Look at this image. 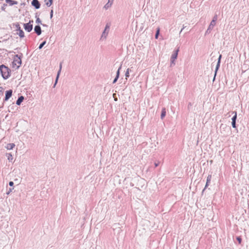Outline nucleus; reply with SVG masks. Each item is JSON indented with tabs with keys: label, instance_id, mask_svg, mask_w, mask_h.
Returning <instances> with one entry per match:
<instances>
[{
	"label": "nucleus",
	"instance_id": "nucleus-1",
	"mask_svg": "<svg viewBox=\"0 0 249 249\" xmlns=\"http://www.w3.org/2000/svg\"><path fill=\"white\" fill-rule=\"evenodd\" d=\"M0 72L4 79H7L10 76V70L4 65L0 66Z\"/></svg>",
	"mask_w": 249,
	"mask_h": 249
},
{
	"label": "nucleus",
	"instance_id": "nucleus-2",
	"mask_svg": "<svg viewBox=\"0 0 249 249\" xmlns=\"http://www.w3.org/2000/svg\"><path fill=\"white\" fill-rule=\"evenodd\" d=\"M21 64V59L20 57L18 55L14 56L13 61L12 64V67L15 70L18 69Z\"/></svg>",
	"mask_w": 249,
	"mask_h": 249
},
{
	"label": "nucleus",
	"instance_id": "nucleus-3",
	"mask_svg": "<svg viewBox=\"0 0 249 249\" xmlns=\"http://www.w3.org/2000/svg\"><path fill=\"white\" fill-rule=\"evenodd\" d=\"M110 27V23H107L106 24L105 29H104V31H103L101 36V38H100L101 40H105L106 39V38L108 35V33L109 32Z\"/></svg>",
	"mask_w": 249,
	"mask_h": 249
},
{
	"label": "nucleus",
	"instance_id": "nucleus-4",
	"mask_svg": "<svg viewBox=\"0 0 249 249\" xmlns=\"http://www.w3.org/2000/svg\"><path fill=\"white\" fill-rule=\"evenodd\" d=\"M16 31H17V34L21 38L24 36V34L23 30L21 29L20 25L18 23L15 25Z\"/></svg>",
	"mask_w": 249,
	"mask_h": 249
},
{
	"label": "nucleus",
	"instance_id": "nucleus-5",
	"mask_svg": "<svg viewBox=\"0 0 249 249\" xmlns=\"http://www.w3.org/2000/svg\"><path fill=\"white\" fill-rule=\"evenodd\" d=\"M215 24H214V20H212L210 25H209V27L207 30L206 31L205 33V35L206 36L207 35H209L211 33L212 30L213 29L214 27L215 26Z\"/></svg>",
	"mask_w": 249,
	"mask_h": 249
},
{
	"label": "nucleus",
	"instance_id": "nucleus-6",
	"mask_svg": "<svg viewBox=\"0 0 249 249\" xmlns=\"http://www.w3.org/2000/svg\"><path fill=\"white\" fill-rule=\"evenodd\" d=\"M31 21L29 23L23 24L24 28L28 32H31L33 29V25L31 24Z\"/></svg>",
	"mask_w": 249,
	"mask_h": 249
},
{
	"label": "nucleus",
	"instance_id": "nucleus-7",
	"mask_svg": "<svg viewBox=\"0 0 249 249\" xmlns=\"http://www.w3.org/2000/svg\"><path fill=\"white\" fill-rule=\"evenodd\" d=\"M179 51L178 49H176L173 53L171 56V63L175 64L174 61L176 59L178 52Z\"/></svg>",
	"mask_w": 249,
	"mask_h": 249
},
{
	"label": "nucleus",
	"instance_id": "nucleus-8",
	"mask_svg": "<svg viewBox=\"0 0 249 249\" xmlns=\"http://www.w3.org/2000/svg\"><path fill=\"white\" fill-rule=\"evenodd\" d=\"M31 4L36 9H38L40 8V4L38 0H33Z\"/></svg>",
	"mask_w": 249,
	"mask_h": 249
},
{
	"label": "nucleus",
	"instance_id": "nucleus-9",
	"mask_svg": "<svg viewBox=\"0 0 249 249\" xmlns=\"http://www.w3.org/2000/svg\"><path fill=\"white\" fill-rule=\"evenodd\" d=\"M35 32L36 33V34L39 36L41 34V29L39 25H36L35 27L34 28Z\"/></svg>",
	"mask_w": 249,
	"mask_h": 249
},
{
	"label": "nucleus",
	"instance_id": "nucleus-10",
	"mask_svg": "<svg viewBox=\"0 0 249 249\" xmlns=\"http://www.w3.org/2000/svg\"><path fill=\"white\" fill-rule=\"evenodd\" d=\"M12 90H9L8 91H6V94H5V100H8L12 96Z\"/></svg>",
	"mask_w": 249,
	"mask_h": 249
},
{
	"label": "nucleus",
	"instance_id": "nucleus-11",
	"mask_svg": "<svg viewBox=\"0 0 249 249\" xmlns=\"http://www.w3.org/2000/svg\"><path fill=\"white\" fill-rule=\"evenodd\" d=\"M6 3H8L10 6H12L15 4H17L18 2L17 1L12 0H5Z\"/></svg>",
	"mask_w": 249,
	"mask_h": 249
},
{
	"label": "nucleus",
	"instance_id": "nucleus-12",
	"mask_svg": "<svg viewBox=\"0 0 249 249\" xmlns=\"http://www.w3.org/2000/svg\"><path fill=\"white\" fill-rule=\"evenodd\" d=\"M15 145L14 143H8L7 144L6 148L8 150L12 149L14 147Z\"/></svg>",
	"mask_w": 249,
	"mask_h": 249
},
{
	"label": "nucleus",
	"instance_id": "nucleus-13",
	"mask_svg": "<svg viewBox=\"0 0 249 249\" xmlns=\"http://www.w3.org/2000/svg\"><path fill=\"white\" fill-rule=\"evenodd\" d=\"M44 1L47 7H50L53 3V0H44Z\"/></svg>",
	"mask_w": 249,
	"mask_h": 249
},
{
	"label": "nucleus",
	"instance_id": "nucleus-14",
	"mask_svg": "<svg viewBox=\"0 0 249 249\" xmlns=\"http://www.w3.org/2000/svg\"><path fill=\"white\" fill-rule=\"evenodd\" d=\"M24 99V98L23 96H20L19 97L18 99L17 100V102H16V104L18 105H19L23 101Z\"/></svg>",
	"mask_w": 249,
	"mask_h": 249
},
{
	"label": "nucleus",
	"instance_id": "nucleus-15",
	"mask_svg": "<svg viewBox=\"0 0 249 249\" xmlns=\"http://www.w3.org/2000/svg\"><path fill=\"white\" fill-rule=\"evenodd\" d=\"M221 58V55H220L219 56L218 61L217 64L216 69H215V73H216V71L219 67Z\"/></svg>",
	"mask_w": 249,
	"mask_h": 249
},
{
	"label": "nucleus",
	"instance_id": "nucleus-16",
	"mask_svg": "<svg viewBox=\"0 0 249 249\" xmlns=\"http://www.w3.org/2000/svg\"><path fill=\"white\" fill-rule=\"evenodd\" d=\"M166 115V109L165 108H163L162 109L161 114V118L163 119Z\"/></svg>",
	"mask_w": 249,
	"mask_h": 249
},
{
	"label": "nucleus",
	"instance_id": "nucleus-17",
	"mask_svg": "<svg viewBox=\"0 0 249 249\" xmlns=\"http://www.w3.org/2000/svg\"><path fill=\"white\" fill-rule=\"evenodd\" d=\"M211 178H212V176L211 175H209L208 176L207 179V182H206V184L205 187H206L208 185V184L210 182V181L211 180Z\"/></svg>",
	"mask_w": 249,
	"mask_h": 249
},
{
	"label": "nucleus",
	"instance_id": "nucleus-18",
	"mask_svg": "<svg viewBox=\"0 0 249 249\" xmlns=\"http://www.w3.org/2000/svg\"><path fill=\"white\" fill-rule=\"evenodd\" d=\"M160 28H157L156 30V33L155 35V38L157 39L158 38L159 35L160 34Z\"/></svg>",
	"mask_w": 249,
	"mask_h": 249
},
{
	"label": "nucleus",
	"instance_id": "nucleus-19",
	"mask_svg": "<svg viewBox=\"0 0 249 249\" xmlns=\"http://www.w3.org/2000/svg\"><path fill=\"white\" fill-rule=\"evenodd\" d=\"M112 5L111 4H109V3L107 2V3H106L105 5L104 6V8L106 10H107L108 8H109Z\"/></svg>",
	"mask_w": 249,
	"mask_h": 249
},
{
	"label": "nucleus",
	"instance_id": "nucleus-20",
	"mask_svg": "<svg viewBox=\"0 0 249 249\" xmlns=\"http://www.w3.org/2000/svg\"><path fill=\"white\" fill-rule=\"evenodd\" d=\"M234 114H234V116L232 118V122H235L236 118H237L236 112H234Z\"/></svg>",
	"mask_w": 249,
	"mask_h": 249
},
{
	"label": "nucleus",
	"instance_id": "nucleus-21",
	"mask_svg": "<svg viewBox=\"0 0 249 249\" xmlns=\"http://www.w3.org/2000/svg\"><path fill=\"white\" fill-rule=\"evenodd\" d=\"M126 79L129 76V69H127L125 74Z\"/></svg>",
	"mask_w": 249,
	"mask_h": 249
},
{
	"label": "nucleus",
	"instance_id": "nucleus-22",
	"mask_svg": "<svg viewBox=\"0 0 249 249\" xmlns=\"http://www.w3.org/2000/svg\"><path fill=\"white\" fill-rule=\"evenodd\" d=\"M36 22L38 24H41V21L40 18L38 17H37V16H36Z\"/></svg>",
	"mask_w": 249,
	"mask_h": 249
},
{
	"label": "nucleus",
	"instance_id": "nucleus-23",
	"mask_svg": "<svg viewBox=\"0 0 249 249\" xmlns=\"http://www.w3.org/2000/svg\"><path fill=\"white\" fill-rule=\"evenodd\" d=\"M61 69H62V63H61L60 64V69H59V71H58V74H57V78H56V82L57 81V79L58 78V76H59V73L60 72V71L61 70Z\"/></svg>",
	"mask_w": 249,
	"mask_h": 249
},
{
	"label": "nucleus",
	"instance_id": "nucleus-24",
	"mask_svg": "<svg viewBox=\"0 0 249 249\" xmlns=\"http://www.w3.org/2000/svg\"><path fill=\"white\" fill-rule=\"evenodd\" d=\"M236 239L238 241V243L239 244H241V241H242V239L240 237L238 236L236 238Z\"/></svg>",
	"mask_w": 249,
	"mask_h": 249
},
{
	"label": "nucleus",
	"instance_id": "nucleus-25",
	"mask_svg": "<svg viewBox=\"0 0 249 249\" xmlns=\"http://www.w3.org/2000/svg\"><path fill=\"white\" fill-rule=\"evenodd\" d=\"M121 69V67H120L118 70V71L117 72V75H116V77H119V76L120 70Z\"/></svg>",
	"mask_w": 249,
	"mask_h": 249
},
{
	"label": "nucleus",
	"instance_id": "nucleus-26",
	"mask_svg": "<svg viewBox=\"0 0 249 249\" xmlns=\"http://www.w3.org/2000/svg\"><path fill=\"white\" fill-rule=\"evenodd\" d=\"M7 158L9 160H10V159H12V155L11 154H8Z\"/></svg>",
	"mask_w": 249,
	"mask_h": 249
},
{
	"label": "nucleus",
	"instance_id": "nucleus-27",
	"mask_svg": "<svg viewBox=\"0 0 249 249\" xmlns=\"http://www.w3.org/2000/svg\"><path fill=\"white\" fill-rule=\"evenodd\" d=\"M46 44V41H44L43 42H42L39 46V47H43Z\"/></svg>",
	"mask_w": 249,
	"mask_h": 249
},
{
	"label": "nucleus",
	"instance_id": "nucleus-28",
	"mask_svg": "<svg viewBox=\"0 0 249 249\" xmlns=\"http://www.w3.org/2000/svg\"><path fill=\"white\" fill-rule=\"evenodd\" d=\"M53 17V10H51L50 12V18L51 19Z\"/></svg>",
	"mask_w": 249,
	"mask_h": 249
},
{
	"label": "nucleus",
	"instance_id": "nucleus-29",
	"mask_svg": "<svg viewBox=\"0 0 249 249\" xmlns=\"http://www.w3.org/2000/svg\"><path fill=\"white\" fill-rule=\"evenodd\" d=\"M217 20V17L216 16H214L213 19L212 20H214V24H216V21Z\"/></svg>",
	"mask_w": 249,
	"mask_h": 249
},
{
	"label": "nucleus",
	"instance_id": "nucleus-30",
	"mask_svg": "<svg viewBox=\"0 0 249 249\" xmlns=\"http://www.w3.org/2000/svg\"><path fill=\"white\" fill-rule=\"evenodd\" d=\"M114 0H108V3L112 5Z\"/></svg>",
	"mask_w": 249,
	"mask_h": 249
},
{
	"label": "nucleus",
	"instance_id": "nucleus-31",
	"mask_svg": "<svg viewBox=\"0 0 249 249\" xmlns=\"http://www.w3.org/2000/svg\"><path fill=\"white\" fill-rule=\"evenodd\" d=\"M3 94V89L0 87V95Z\"/></svg>",
	"mask_w": 249,
	"mask_h": 249
},
{
	"label": "nucleus",
	"instance_id": "nucleus-32",
	"mask_svg": "<svg viewBox=\"0 0 249 249\" xmlns=\"http://www.w3.org/2000/svg\"><path fill=\"white\" fill-rule=\"evenodd\" d=\"M232 127L233 128H235L236 127L235 122H232Z\"/></svg>",
	"mask_w": 249,
	"mask_h": 249
},
{
	"label": "nucleus",
	"instance_id": "nucleus-33",
	"mask_svg": "<svg viewBox=\"0 0 249 249\" xmlns=\"http://www.w3.org/2000/svg\"><path fill=\"white\" fill-rule=\"evenodd\" d=\"M6 6V5L3 4V5L1 7V9L3 11L5 10V6Z\"/></svg>",
	"mask_w": 249,
	"mask_h": 249
},
{
	"label": "nucleus",
	"instance_id": "nucleus-34",
	"mask_svg": "<svg viewBox=\"0 0 249 249\" xmlns=\"http://www.w3.org/2000/svg\"><path fill=\"white\" fill-rule=\"evenodd\" d=\"M9 185H10V186H13V185H14V183H13V181H10V182H9Z\"/></svg>",
	"mask_w": 249,
	"mask_h": 249
},
{
	"label": "nucleus",
	"instance_id": "nucleus-35",
	"mask_svg": "<svg viewBox=\"0 0 249 249\" xmlns=\"http://www.w3.org/2000/svg\"><path fill=\"white\" fill-rule=\"evenodd\" d=\"M118 78L119 77H116V78L114 79V80L113 81V83H115L117 81Z\"/></svg>",
	"mask_w": 249,
	"mask_h": 249
},
{
	"label": "nucleus",
	"instance_id": "nucleus-36",
	"mask_svg": "<svg viewBox=\"0 0 249 249\" xmlns=\"http://www.w3.org/2000/svg\"><path fill=\"white\" fill-rule=\"evenodd\" d=\"M184 28V27H183V28L181 30V31H180V33H181V32L182 31V30H183V29Z\"/></svg>",
	"mask_w": 249,
	"mask_h": 249
},
{
	"label": "nucleus",
	"instance_id": "nucleus-37",
	"mask_svg": "<svg viewBox=\"0 0 249 249\" xmlns=\"http://www.w3.org/2000/svg\"><path fill=\"white\" fill-rule=\"evenodd\" d=\"M117 98H115V101H117Z\"/></svg>",
	"mask_w": 249,
	"mask_h": 249
}]
</instances>
